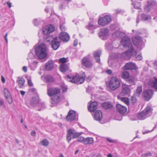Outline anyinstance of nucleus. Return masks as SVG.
Listing matches in <instances>:
<instances>
[{"label": "nucleus", "mask_w": 157, "mask_h": 157, "mask_svg": "<svg viewBox=\"0 0 157 157\" xmlns=\"http://www.w3.org/2000/svg\"><path fill=\"white\" fill-rule=\"evenodd\" d=\"M47 47L46 45L42 44L39 45L35 48V51L37 58L40 59H44L47 56Z\"/></svg>", "instance_id": "1"}, {"label": "nucleus", "mask_w": 157, "mask_h": 157, "mask_svg": "<svg viewBox=\"0 0 157 157\" xmlns=\"http://www.w3.org/2000/svg\"><path fill=\"white\" fill-rule=\"evenodd\" d=\"M85 76V73L82 72L80 75L77 74L72 77L67 75L65 78L67 81L72 83L81 84L83 82Z\"/></svg>", "instance_id": "2"}, {"label": "nucleus", "mask_w": 157, "mask_h": 157, "mask_svg": "<svg viewBox=\"0 0 157 157\" xmlns=\"http://www.w3.org/2000/svg\"><path fill=\"white\" fill-rule=\"evenodd\" d=\"M120 86V80L117 77L113 76L108 83V86L111 90L114 91L118 88Z\"/></svg>", "instance_id": "3"}, {"label": "nucleus", "mask_w": 157, "mask_h": 157, "mask_svg": "<svg viewBox=\"0 0 157 157\" xmlns=\"http://www.w3.org/2000/svg\"><path fill=\"white\" fill-rule=\"evenodd\" d=\"M152 113L151 108L147 106L142 112L140 113L137 115L138 118L140 120H143L149 117Z\"/></svg>", "instance_id": "4"}, {"label": "nucleus", "mask_w": 157, "mask_h": 157, "mask_svg": "<svg viewBox=\"0 0 157 157\" xmlns=\"http://www.w3.org/2000/svg\"><path fill=\"white\" fill-rule=\"evenodd\" d=\"M82 132H75V130L72 129H70L68 131V133L67 135V140L68 143H69L71 140V136L72 135V138L74 139L77 138L82 134Z\"/></svg>", "instance_id": "5"}, {"label": "nucleus", "mask_w": 157, "mask_h": 157, "mask_svg": "<svg viewBox=\"0 0 157 157\" xmlns=\"http://www.w3.org/2000/svg\"><path fill=\"white\" fill-rule=\"evenodd\" d=\"M136 52L133 48H130L127 51L122 53L121 57L125 59H129L132 56H136Z\"/></svg>", "instance_id": "6"}, {"label": "nucleus", "mask_w": 157, "mask_h": 157, "mask_svg": "<svg viewBox=\"0 0 157 157\" xmlns=\"http://www.w3.org/2000/svg\"><path fill=\"white\" fill-rule=\"evenodd\" d=\"M111 20V17L107 15L103 17L100 18L98 21V23L100 25L104 26L109 23Z\"/></svg>", "instance_id": "7"}, {"label": "nucleus", "mask_w": 157, "mask_h": 157, "mask_svg": "<svg viewBox=\"0 0 157 157\" xmlns=\"http://www.w3.org/2000/svg\"><path fill=\"white\" fill-rule=\"evenodd\" d=\"M121 42V44L125 47L132 48L131 41L129 37L125 35L124 36Z\"/></svg>", "instance_id": "8"}, {"label": "nucleus", "mask_w": 157, "mask_h": 157, "mask_svg": "<svg viewBox=\"0 0 157 157\" xmlns=\"http://www.w3.org/2000/svg\"><path fill=\"white\" fill-rule=\"evenodd\" d=\"M44 36V40L45 42H49V26L46 25L43 27L42 29Z\"/></svg>", "instance_id": "9"}, {"label": "nucleus", "mask_w": 157, "mask_h": 157, "mask_svg": "<svg viewBox=\"0 0 157 157\" xmlns=\"http://www.w3.org/2000/svg\"><path fill=\"white\" fill-rule=\"evenodd\" d=\"M132 42L134 45H138V47L140 48L144 45V43L142 41L141 37L139 36L133 37Z\"/></svg>", "instance_id": "10"}, {"label": "nucleus", "mask_w": 157, "mask_h": 157, "mask_svg": "<svg viewBox=\"0 0 157 157\" xmlns=\"http://www.w3.org/2000/svg\"><path fill=\"white\" fill-rule=\"evenodd\" d=\"M63 97L60 94L56 95H54L51 98L52 100L51 101L52 106H55L57 104L60 102L62 99Z\"/></svg>", "instance_id": "11"}, {"label": "nucleus", "mask_w": 157, "mask_h": 157, "mask_svg": "<svg viewBox=\"0 0 157 157\" xmlns=\"http://www.w3.org/2000/svg\"><path fill=\"white\" fill-rule=\"evenodd\" d=\"M109 34V30L105 28L101 29L99 33V36L103 40H105L106 39Z\"/></svg>", "instance_id": "12"}, {"label": "nucleus", "mask_w": 157, "mask_h": 157, "mask_svg": "<svg viewBox=\"0 0 157 157\" xmlns=\"http://www.w3.org/2000/svg\"><path fill=\"white\" fill-rule=\"evenodd\" d=\"M51 47L54 50H56L59 47L60 43L58 40L57 37H55L51 41Z\"/></svg>", "instance_id": "13"}, {"label": "nucleus", "mask_w": 157, "mask_h": 157, "mask_svg": "<svg viewBox=\"0 0 157 157\" xmlns=\"http://www.w3.org/2000/svg\"><path fill=\"white\" fill-rule=\"evenodd\" d=\"M153 94V91L152 90H146L144 93L145 99L147 101L149 100L151 98Z\"/></svg>", "instance_id": "14"}, {"label": "nucleus", "mask_w": 157, "mask_h": 157, "mask_svg": "<svg viewBox=\"0 0 157 157\" xmlns=\"http://www.w3.org/2000/svg\"><path fill=\"white\" fill-rule=\"evenodd\" d=\"M148 84L157 90V78L155 77L149 80Z\"/></svg>", "instance_id": "15"}, {"label": "nucleus", "mask_w": 157, "mask_h": 157, "mask_svg": "<svg viewBox=\"0 0 157 157\" xmlns=\"http://www.w3.org/2000/svg\"><path fill=\"white\" fill-rule=\"evenodd\" d=\"M130 93V90L128 86L123 84L122 86L121 94L123 95H128Z\"/></svg>", "instance_id": "16"}, {"label": "nucleus", "mask_w": 157, "mask_h": 157, "mask_svg": "<svg viewBox=\"0 0 157 157\" xmlns=\"http://www.w3.org/2000/svg\"><path fill=\"white\" fill-rule=\"evenodd\" d=\"M116 109L117 112L121 114H124L127 110L126 107L120 104L116 105Z\"/></svg>", "instance_id": "17"}, {"label": "nucleus", "mask_w": 157, "mask_h": 157, "mask_svg": "<svg viewBox=\"0 0 157 157\" xmlns=\"http://www.w3.org/2000/svg\"><path fill=\"white\" fill-rule=\"evenodd\" d=\"M59 39L64 42L68 41L70 39L69 35L66 33L63 32L61 33L59 35Z\"/></svg>", "instance_id": "18"}, {"label": "nucleus", "mask_w": 157, "mask_h": 157, "mask_svg": "<svg viewBox=\"0 0 157 157\" xmlns=\"http://www.w3.org/2000/svg\"><path fill=\"white\" fill-rule=\"evenodd\" d=\"M75 118V113L73 110L70 111L67 115L66 117V119L67 121H72L74 120Z\"/></svg>", "instance_id": "19"}, {"label": "nucleus", "mask_w": 157, "mask_h": 157, "mask_svg": "<svg viewBox=\"0 0 157 157\" xmlns=\"http://www.w3.org/2000/svg\"><path fill=\"white\" fill-rule=\"evenodd\" d=\"M124 68L125 70L136 69V67L135 64L129 62L126 63L124 66Z\"/></svg>", "instance_id": "20"}, {"label": "nucleus", "mask_w": 157, "mask_h": 157, "mask_svg": "<svg viewBox=\"0 0 157 157\" xmlns=\"http://www.w3.org/2000/svg\"><path fill=\"white\" fill-rule=\"evenodd\" d=\"M82 64L86 67L90 68L91 67L92 64L89 59L86 57L84 58L82 61Z\"/></svg>", "instance_id": "21"}, {"label": "nucleus", "mask_w": 157, "mask_h": 157, "mask_svg": "<svg viewBox=\"0 0 157 157\" xmlns=\"http://www.w3.org/2000/svg\"><path fill=\"white\" fill-rule=\"evenodd\" d=\"M60 90L57 88H53L50 89V96H53L59 94Z\"/></svg>", "instance_id": "22"}, {"label": "nucleus", "mask_w": 157, "mask_h": 157, "mask_svg": "<svg viewBox=\"0 0 157 157\" xmlns=\"http://www.w3.org/2000/svg\"><path fill=\"white\" fill-rule=\"evenodd\" d=\"M97 103L96 101L90 103L88 105L89 110L90 112H94L97 109Z\"/></svg>", "instance_id": "23"}, {"label": "nucleus", "mask_w": 157, "mask_h": 157, "mask_svg": "<svg viewBox=\"0 0 157 157\" xmlns=\"http://www.w3.org/2000/svg\"><path fill=\"white\" fill-rule=\"evenodd\" d=\"M102 118V115L101 112L99 110L97 111L94 116V118L95 120L98 121H101Z\"/></svg>", "instance_id": "24"}, {"label": "nucleus", "mask_w": 157, "mask_h": 157, "mask_svg": "<svg viewBox=\"0 0 157 157\" xmlns=\"http://www.w3.org/2000/svg\"><path fill=\"white\" fill-rule=\"evenodd\" d=\"M39 101V98L38 96L32 98L30 101V104L33 106H34L37 105Z\"/></svg>", "instance_id": "25"}, {"label": "nucleus", "mask_w": 157, "mask_h": 157, "mask_svg": "<svg viewBox=\"0 0 157 157\" xmlns=\"http://www.w3.org/2000/svg\"><path fill=\"white\" fill-rule=\"evenodd\" d=\"M109 66L111 67L115 68L117 65V63L114 62V60L109 56L108 61Z\"/></svg>", "instance_id": "26"}, {"label": "nucleus", "mask_w": 157, "mask_h": 157, "mask_svg": "<svg viewBox=\"0 0 157 157\" xmlns=\"http://www.w3.org/2000/svg\"><path fill=\"white\" fill-rule=\"evenodd\" d=\"M101 54V52L100 51H96L94 52V57L96 62L99 63L100 62V57Z\"/></svg>", "instance_id": "27"}, {"label": "nucleus", "mask_w": 157, "mask_h": 157, "mask_svg": "<svg viewBox=\"0 0 157 157\" xmlns=\"http://www.w3.org/2000/svg\"><path fill=\"white\" fill-rule=\"evenodd\" d=\"M125 35L124 33L121 32L120 30L116 31L113 34L114 36H117L119 37H123Z\"/></svg>", "instance_id": "28"}, {"label": "nucleus", "mask_w": 157, "mask_h": 157, "mask_svg": "<svg viewBox=\"0 0 157 157\" xmlns=\"http://www.w3.org/2000/svg\"><path fill=\"white\" fill-rule=\"evenodd\" d=\"M59 68L60 71L62 72H65L69 68L68 65L67 64H61Z\"/></svg>", "instance_id": "29"}, {"label": "nucleus", "mask_w": 157, "mask_h": 157, "mask_svg": "<svg viewBox=\"0 0 157 157\" xmlns=\"http://www.w3.org/2000/svg\"><path fill=\"white\" fill-rule=\"evenodd\" d=\"M94 140L92 137H87L85 138L84 144L85 145L91 144L94 143Z\"/></svg>", "instance_id": "30"}, {"label": "nucleus", "mask_w": 157, "mask_h": 157, "mask_svg": "<svg viewBox=\"0 0 157 157\" xmlns=\"http://www.w3.org/2000/svg\"><path fill=\"white\" fill-rule=\"evenodd\" d=\"M17 82H18L19 86L20 87H22L24 84L25 81L22 77H18Z\"/></svg>", "instance_id": "31"}, {"label": "nucleus", "mask_w": 157, "mask_h": 157, "mask_svg": "<svg viewBox=\"0 0 157 157\" xmlns=\"http://www.w3.org/2000/svg\"><path fill=\"white\" fill-rule=\"evenodd\" d=\"M101 105L103 107L107 109H109L113 107L112 104L109 102L104 103L102 104Z\"/></svg>", "instance_id": "32"}, {"label": "nucleus", "mask_w": 157, "mask_h": 157, "mask_svg": "<svg viewBox=\"0 0 157 157\" xmlns=\"http://www.w3.org/2000/svg\"><path fill=\"white\" fill-rule=\"evenodd\" d=\"M38 63V62L36 61H34L32 62L29 64V67L32 70H34L36 67Z\"/></svg>", "instance_id": "33"}, {"label": "nucleus", "mask_w": 157, "mask_h": 157, "mask_svg": "<svg viewBox=\"0 0 157 157\" xmlns=\"http://www.w3.org/2000/svg\"><path fill=\"white\" fill-rule=\"evenodd\" d=\"M142 92V87L141 86H138L135 93V95L137 96H139Z\"/></svg>", "instance_id": "34"}, {"label": "nucleus", "mask_w": 157, "mask_h": 157, "mask_svg": "<svg viewBox=\"0 0 157 157\" xmlns=\"http://www.w3.org/2000/svg\"><path fill=\"white\" fill-rule=\"evenodd\" d=\"M122 77L124 79H126L128 78L129 77V74L128 72L126 71H124L121 75Z\"/></svg>", "instance_id": "35"}, {"label": "nucleus", "mask_w": 157, "mask_h": 157, "mask_svg": "<svg viewBox=\"0 0 157 157\" xmlns=\"http://www.w3.org/2000/svg\"><path fill=\"white\" fill-rule=\"evenodd\" d=\"M44 82L48 83L49 82V76L48 75H44L41 77Z\"/></svg>", "instance_id": "36"}, {"label": "nucleus", "mask_w": 157, "mask_h": 157, "mask_svg": "<svg viewBox=\"0 0 157 157\" xmlns=\"http://www.w3.org/2000/svg\"><path fill=\"white\" fill-rule=\"evenodd\" d=\"M121 100L124 103L127 105H128L129 104L128 99V98L125 97H122L121 98Z\"/></svg>", "instance_id": "37"}, {"label": "nucleus", "mask_w": 157, "mask_h": 157, "mask_svg": "<svg viewBox=\"0 0 157 157\" xmlns=\"http://www.w3.org/2000/svg\"><path fill=\"white\" fill-rule=\"evenodd\" d=\"M57 28L53 25H50V33L57 30Z\"/></svg>", "instance_id": "38"}, {"label": "nucleus", "mask_w": 157, "mask_h": 157, "mask_svg": "<svg viewBox=\"0 0 157 157\" xmlns=\"http://www.w3.org/2000/svg\"><path fill=\"white\" fill-rule=\"evenodd\" d=\"M40 144L44 146H46L48 144V141L47 140L45 139L40 142Z\"/></svg>", "instance_id": "39"}, {"label": "nucleus", "mask_w": 157, "mask_h": 157, "mask_svg": "<svg viewBox=\"0 0 157 157\" xmlns=\"http://www.w3.org/2000/svg\"><path fill=\"white\" fill-rule=\"evenodd\" d=\"M67 61V59L66 58H63L59 59V62L61 63V64H66Z\"/></svg>", "instance_id": "40"}, {"label": "nucleus", "mask_w": 157, "mask_h": 157, "mask_svg": "<svg viewBox=\"0 0 157 157\" xmlns=\"http://www.w3.org/2000/svg\"><path fill=\"white\" fill-rule=\"evenodd\" d=\"M134 7L135 8L137 9H140L141 7L140 4L139 2H135L134 4Z\"/></svg>", "instance_id": "41"}, {"label": "nucleus", "mask_w": 157, "mask_h": 157, "mask_svg": "<svg viewBox=\"0 0 157 157\" xmlns=\"http://www.w3.org/2000/svg\"><path fill=\"white\" fill-rule=\"evenodd\" d=\"M4 92L5 97L10 95V94L9 91L6 88H5L4 89Z\"/></svg>", "instance_id": "42"}, {"label": "nucleus", "mask_w": 157, "mask_h": 157, "mask_svg": "<svg viewBox=\"0 0 157 157\" xmlns=\"http://www.w3.org/2000/svg\"><path fill=\"white\" fill-rule=\"evenodd\" d=\"M142 19L143 20L147 21L150 20L151 17L150 16L145 15H143L142 17Z\"/></svg>", "instance_id": "43"}, {"label": "nucleus", "mask_w": 157, "mask_h": 157, "mask_svg": "<svg viewBox=\"0 0 157 157\" xmlns=\"http://www.w3.org/2000/svg\"><path fill=\"white\" fill-rule=\"evenodd\" d=\"M6 98L9 104H11L12 103L13 101V100L10 95L7 97H6Z\"/></svg>", "instance_id": "44"}, {"label": "nucleus", "mask_w": 157, "mask_h": 157, "mask_svg": "<svg viewBox=\"0 0 157 157\" xmlns=\"http://www.w3.org/2000/svg\"><path fill=\"white\" fill-rule=\"evenodd\" d=\"M44 70L46 71L49 70V61H48L44 66Z\"/></svg>", "instance_id": "45"}, {"label": "nucleus", "mask_w": 157, "mask_h": 157, "mask_svg": "<svg viewBox=\"0 0 157 157\" xmlns=\"http://www.w3.org/2000/svg\"><path fill=\"white\" fill-rule=\"evenodd\" d=\"M54 61L50 60V70L52 69L55 66Z\"/></svg>", "instance_id": "46"}, {"label": "nucleus", "mask_w": 157, "mask_h": 157, "mask_svg": "<svg viewBox=\"0 0 157 157\" xmlns=\"http://www.w3.org/2000/svg\"><path fill=\"white\" fill-rule=\"evenodd\" d=\"M88 29L90 30H92L94 29L95 27L94 26V25L90 23H89L88 26L87 27Z\"/></svg>", "instance_id": "47"}, {"label": "nucleus", "mask_w": 157, "mask_h": 157, "mask_svg": "<svg viewBox=\"0 0 157 157\" xmlns=\"http://www.w3.org/2000/svg\"><path fill=\"white\" fill-rule=\"evenodd\" d=\"M85 138L82 136L80 137L77 139V141L78 142H82L84 144V142L85 141Z\"/></svg>", "instance_id": "48"}, {"label": "nucleus", "mask_w": 157, "mask_h": 157, "mask_svg": "<svg viewBox=\"0 0 157 157\" xmlns=\"http://www.w3.org/2000/svg\"><path fill=\"white\" fill-rule=\"evenodd\" d=\"M33 23L35 25L37 26L40 23V21H38L37 19H35L33 20Z\"/></svg>", "instance_id": "49"}, {"label": "nucleus", "mask_w": 157, "mask_h": 157, "mask_svg": "<svg viewBox=\"0 0 157 157\" xmlns=\"http://www.w3.org/2000/svg\"><path fill=\"white\" fill-rule=\"evenodd\" d=\"M28 79V85L30 86H32L33 85V84L31 81V79L30 77H29V78H27Z\"/></svg>", "instance_id": "50"}, {"label": "nucleus", "mask_w": 157, "mask_h": 157, "mask_svg": "<svg viewBox=\"0 0 157 157\" xmlns=\"http://www.w3.org/2000/svg\"><path fill=\"white\" fill-rule=\"evenodd\" d=\"M61 88L62 91L63 92H65L67 91V86L64 85H62Z\"/></svg>", "instance_id": "51"}, {"label": "nucleus", "mask_w": 157, "mask_h": 157, "mask_svg": "<svg viewBox=\"0 0 157 157\" xmlns=\"http://www.w3.org/2000/svg\"><path fill=\"white\" fill-rule=\"evenodd\" d=\"M136 58L138 60H140L142 59V57L141 54H139L136 56Z\"/></svg>", "instance_id": "52"}, {"label": "nucleus", "mask_w": 157, "mask_h": 157, "mask_svg": "<svg viewBox=\"0 0 157 157\" xmlns=\"http://www.w3.org/2000/svg\"><path fill=\"white\" fill-rule=\"evenodd\" d=\"M132 102L133 103H135L136 101V99L135 97L132 96L131 98Z\"/></svg>", "instance_id": "53"}, {"label": "nucleus", "mask_w": 157, "mask_h": 157, "mask_svg": "<svg viewBox=\"0 0 157 157\" xmlns=\"http://www.w3.org/2000/svg\"><path fill=\"white\" fill-rule=\"evenodd\" d=\"M60 29L62 31H64L65 30V27L63 24H61L60 26Z\"/></svg>", "instance_id": "54"}, {"label": "nucleus", "mask_w": 157, "mask_h": 157, "mask_svg": "<svg viewBox=\"0 0 157 157\" xmlns=\"http://www.w3.org/2000/svg\"><path fill=\"white\" fill-rule=\"evenodd\" d=\"M28 56L29 58H32L34 57L33 54L32 52H29L28 54Z\"/></svg>", "instance_id": "55"}, {"label": "nucleus", "mask_w": 157, "mask_h": 157, "mask_svg": "<svg viewBox=\"0 0 157 157\" xmlns=\"http://www.w3.org/2000/svg\"><path fill=\"white\" fill-rule=\"evenodd\" d=\"M151 155V154L149 152L147 153H146L145 154H143L142 155V156H145V157H147L149 155Z\"/></svg>", "instance_id": "56"}, {"label": "nucleus", "mask_w": 157, "mask_h": 157, "mask_svg": "<svg viewBox=\"0 0 157 157\" xmlns=\"http://www.w3.org/2000/svg\"><path fill=\"white\" fill-rule=\"evenodd\" d=\"M107 140L110 143H113L114 142V140H111V139L109 138H106Z\"/></svg>", "instance_id": "57"}, {"label": "nucleus", "mask_w": 157, "mask_h": 157, "mask_svg": "<svg viewBox=\"0 0 157 157\" xmlns=\"http://www.w3.org/2000/svg\"><path fill=\"white\" fill-rule=\"evenodd\" d=\"M36 132L34 131H32L31 132V135L32 136H34L36 135Z\"/></svg>", "instance_id": "58"}, {"label": "nucleus", "mask_w": 157, "mask_h": 157, "mask_svg": "<svg viewBox=\"0 0 157 157\" xmlns=\"http://www.w3.org/2000/svg\"><path fill=\"white\" fill-rule=\"evenodd\" d=\"M106 72L109 75L111 74L112 73V71L111 70L109 69L106 71Z\"/></svg>", "instance_id": "59"}, {"label": "nucleus", "mask_w": 157, "mask_h": 157, "mask_svg": "<svg viewBox=\"0 0 157 157\" xmlns=\"http://www.w3.org/2000/svg\"><path fill=\"white\" fill-rule=\"evenodd\" d=\"M135 80L134 78H133L132 79H130L129 81V82L133 84L135 82Z\"/></svg>", "instance_id": "60"}, {"label": "nucleus", "mask_w": 157, "mask_h": 157, "mask_svg": "<svg viewBox=\"0 0 157 157\" xmlns=\"http://www.w3.org/2000/svg\"><path fill=\"white\" fill-rule=\"evenodd\" d=\"M78 44V40H75L74 41V46H76Z\"/></svg>", "instance_id": "61"}, {"label": "nucleus", "mask_w": 157, "mask_h": 157, "mask_svg": "<svg viewBox=\"0 0 157 157\" xmlns=\"http://www.w3.org/2000/svg\"><path fill=\"white\" fill-rule=\"evenodd\" d=\"M22 70L25 72H27V67L26 66H24L22 68Z\"/></svg>", "instance_id": "62"}, {"label": "nucleus", "mask_w": 157, "mask_h": 157, "mask_svg": "<svg viewBox=\"0 0 157 157\" xmlns=\"http://www.w3.org/2000/svg\"><path fill=\"white\" fill-rule=\"evenodd\" d=\"M36 91V89L34 88H31L29 90L30 92H35Z\"/></svg>", "instance_id": "63"}, {"label": "nucleus", "mask_w": 157, "mask_h": 157, "mask_svg": "<svg viewBox=\"0 0 157 157\" xmlns=\"http://www.w3.org/2000/svg\"><path fill=\"white\" fill-rule=\"evenodd\" d=\"M7 35H8L7 33H6L5 36V39L6 40V43H7V42H8V39H7Z\"/></svg>", "instance_id": "64"}]
</instances>
